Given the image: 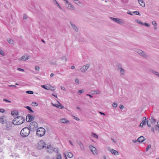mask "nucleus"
Segmentation results:
<instances>
[{
    "mask_svg": "<svg viewBox=\"0 0 159 159\" xmlns=\"http://www.w3.org/2000/svg\"><path fill=\"white\" fill-rule=\"evenodd\" d=\"M25 121L24 117L19 116L14 118L13 120L12 123L14 125H19L23 123Z\"/></svg>",
    "mask_w": 159,
    "mask_h": 159,
    "instance_id": "f257e3e1",
    "label": "nucleus"
},
{
    "mask_svg": "<svg viewBox=\"0 0 159 159\" xmlns=\"http://www.w3.org/2000/svg\"><path fill=\"white\" fill-rule=\"evenodd\" d=\"M30 130L28 127L23 128L20 131V135L23 137H27L30 133Z\"/></svg>",
    "mask_w": 159,
    "mask_h": 159,
    "instance_id": "f03ea898",
    "label": "nucleus"
},
{
    "mask_svg": "<svg viewBox=\"0 0 159 159\" xmlns=\"http://www.w3.org/2000/svg\"><path fill=\"white\" fill-rule=\"evenodd\" d=\"M45 129L43 128H39L37 129L36 134L38 136L41 137L45 134Z\"/></svg>",
    "mask_w": 159,
    "mask_h": 159,
    "instance_id": "7ed1b4c3",
    "label": "nucleus"
},
{
    "mask_svg": "<svg viewBox=\"0 0 159 159\" xmlns=\"http://www.w3.org/2000/svg\"><path fill=\"white\" fill-rule=\"evenodd\" d=\"M134 51L144 58H147L148 57L147 55L142 50L139 49L134 48Z\"/></svg>",
    "mask_w": 159,
    "mask_h": 159,
    "instance_id": "20e7f679",
    "label": "nucleus"
},
{
    "mask_svg": "<svg viewBox=\"0 0 159 159\" xmlns=\"http://www.w3.org/2000/svg\"><path fill=\"white\" fill-rule=\"evenodd\" d=\"M37 147L38 149H42L46 148V144L43 140H41L38 143Z\"/></svg>",
    "mask_w": 159,
    "mask_h": 159,
    "instance_id": "39448f33",
    "label": "nucleus"
},
{
    "mask_svg": "<svg viewBox=\"0 0 159 159\" xmlns=\"http://www.w3.org/2000/svg\"><path fill=\"white\" fill-rule=\"evenodd\" d=\"M47 149V151L49 153H52L54 152L58 153L59 152V150L58 148H54L50 145L48 146Z\"/></svg>",
    "mask_w": 159,
    "mask_h": 159,
    "instance_id": "423d86ee",
    "label": "nucleus"
},
{
    "mask_svg": "<svg viewBox=\"0 0 159 159\" xmlns=\"http://www.w3.org/2000/svg\"><path fill=\"white\" fill-rule=\"evenodd\" d=\"M38 127V124L35 121L31 122L29 125V129L30 131H34Z\"/></svg>",
    "mask_w": 159,
    "mask_h": 159,
    "instance_id": "0eeeda50",
    "label": "nucleus"
},
{
    "mask_svg": "<svg viewBox=\"0 0 159 159\" xmlns=\"http://www.w3.org/2000/svg\"><path fill=\"white\" fill-rule=\"evenodd\" d=\"M34 116L30 114H28L26 116V121L27 122H31L34 120Z\"/></svg>",
    "mask_w": 159,
    "mask_h": 159,
    "instance_id": "6e6552de",
    "label": "nucleus"
},
{
    "mask_svg": "<svg viewBox=\"0 0 159 159\" xmlns=\"http://www.w3.org/2000/svg\"><path fill=\"white\" fill-rule=\"evenodd\" d=\"M89 64H87L86 65L83 66L80 68L81 71L82 72H85L89 69Z\"/></svg>",
    "mask_w": 159,
    "mask_h": 159,
    "instance_id": "1a4fd4ad",
    "label": "nucleus"
},
{
    "mask_svg": "<svg viewBox=\"0 0 159 159\" xmlns=\"http://www.w3.org/2000/svg\"><path fill=\"white\" fill-rule=\"evenodd\" d=\"M57 102L58 103V104H54L52 103V104L53 106L56 107L58 108H60V109L63 108H64V107L58 101H57Z\"/></svg>",
    "mask_w": 159,
    "mask_h": 159,
    "instance_id": "9d476101",
    "label": "nucleus"
},
{
    "mask_svg": "<svg viewBox=\"0 0 159 159\" xmlns=\"http://www.w3.org/2000/svg\"><path fill=\"white\" fill-rule=\"evenodd\" d=\"M92 153L94 155L97 154V151L96 148L94 147L91 146L89 147Z\"/></svg>",
    "mask_w": 159,
    "mask_h": 159,
    "instance_id": "9b49d317",
    "label": "nucleus"
},
{
    "mask_svg": "<svg viewBox=\"0 0 159 159\" xmlns=\"http://www.w3.org/2000/svg\"><path fill=\"white\" fill-rule=\"evenodd\" d=\"M30 58V57L29 56H27L24 55L22 56L19 59V60L20 61L23 60V61H26Z\"/></svg>",
    "mask_w": 159,
    "mask_h": 159,
    "instance_id": "f8f14e48",
    "label": "nucleus"
},
{
    "mask_svg": "<svg viewBox=\"0 0 159 159\" xmlns=\"http://www.w3.org/2000/svg\"><path fill=\"white\" fill-rule=\"evenodd\" d=\"M67 7L68 9L72 10H75V7L69 2L68 3H67Z\"/></svg>",
    "mask_w": 159,
    "mask_h": 159,
    "instance_id": "ddd939ff",
    "label": "nucleus"
},
{
    "mask_svg": "<svg viewBox=\"0 0 159 159\" xmlns=\"http://www.w3.org/2000/svg\"><path fill=\"white\" fill-rule=\"evenodd\" d=\"M19 114L18 111L16 110L12 111H11V114L12 116L14 117L16 116L17 115H18Z\"/></svg>",
    "mask_w": 159,
    "mask_h": 159,
    "instance_id": "4468645a",
    "label": "nucleus"
},
{
    "mask_svg": "<svg viewBox=\"0 0 159 159\" xmlns=\"http://www.w3.org/2000/svg\"><path fill=\"white\" fill-rule=\"evenodd\" d=\"M77 143L79 145L81 149L82 150H84V144L82 143V142L79 141H77Z\"/></svg>",
    "mask_w": 159,
    "mask_h": 159,
    "instance_id": "2eb2a0df",
    "label": "nucleus"
},
{
    "mask_svg": "<svg viewBox=\"0 0 159 159\" xmlns=\"http://www.w3.org/2000/svg\"><path fill=\"white\" fill-rule=\"evenodd\" d=\"M145 140V138L143 136H141L139 137L137 139V141L139 143H142Z\"/></svg>",
    "mask_w": 159,
    "mask_h": 159,
    "instance_id": "dca6fc26",
    "label": "nucleus"
},
{
    "mask_svg": "<svg viewBox=\"0 0 159 159\" xmlns=\"http://www.w3.org/2000/svg\"><path fill=\"white\" fill-rule=\"evenodd\" d=\"M109 150L112 154L115 155H117L119 154L118 152L115 150L110 149Z\"/></svg>",
    "mask_w": 159,
    "mask_h": 159,
    "instance_id": "f3484780",
    "label": "nucleus"
},
{
    "mask_svg": "<svg viewBox=\"0 0 159 159\" xmlns=\"http://www.w3.org/2000/svg\"><path fill=\"white\" fill-rule=\"evenodd\" d=\"M5 116H1L0 118V122L2 124H4L6 123V120L5 119Z\"/></svg>",
    "mask_w": 159,
    "mask_h": 159,
    "instance_id": "a211bd4d",
    "label": "nucleus"
},
{
    "mask_svg": "<svg viewBox=\"0 0 159 159\" xmlns=\"http://www.w3.org/2000/svg\"><path fill=\"white\" fill-rule=\"evenodd\" d=\"M47 90H51L54 91L55 90V89L54 87L50 85H47V89H46Z\"/></svg>",
    "mask_w": 159,
    "mask_h": 159,
    "instance_id": "6ab92c4d",
    "label": "nucleus"
},
{
    "mask_svg": "<svg viewBox=\"0 0 159 159\" xmlns=\"http://www.w3.org/2000/svg\"><path fill=\"white\" fill-rule=\"evenodd\" d=\"M65 155L66 157L67 156L69 158H71L73 157V154L71 152H67L66 154H65Z\"/></svg>",
    "mask_w": 159,
    "mask_h": 159,
    "instance_id": "aec40b11",
    "label": "nucleus"
},
{
    "mask_svg": "<svg viewBox=\"0 0 159 159\" xmlns=\"http://www.w3.org/2000/svg\"><path fill=\"white\" fill-rule=\"evenodd\" d=\"M140 5L143 7L145 6V3L143 0H138Z\"/></svg>",
    "mask_w": 159,
    "mask_h": 159,
    "instance_id": "412c9836",
    "label": "nucleus"
},
{
    "mask_svg": "<svg viewBox=\"0 0 159 159\" xmlns=\"http://www.w3.org/2000/svg\"><path fill=\"white\" fill-rule=\"evenodd\" d=\"M118 70L120 71L121 75H125V70L121 68H119Z\"/></svg>",
    "mask_w": 159,
    "mask_h": 159,
    "instance_id": "4be33fe9",
    "label": "nucleus"
},
{
    "mask_svg": "<svg viewBox=\"0 0 159 159\" xmlns=\"http://www.w3.org/2000/svg\"><path fill=\"white\" fill-rule=\"evenodd\" d=\"M149 71L150 72H151L153 73V74H154L155 75H156L157 76V75H158V74L159 73L158 72L156 71H155L152 69H149Z\"/></svg>",
    "mask_w": 159,
    "mask_h": 159,
    "instance_id": "5701e85b",
    "label": "nucleus"
},
{
    "mask_svg": "<svg viewBox=\"0 0 159 159\" xmlns=\"http://www.w3.org/2000/svg\"><path fill=\"white\" fill-rule=\"evenodd\" d=\"M115 22L119 24H122L123 23L121 20L118 18H116Z\"/></svg>",
    "mask_w": 159,
    "mask_h": 159,
    "instance_id": "b1692460",
    "label": "nucleus"
},
{
    "mask_svg": "<svg viewBox=\"0 0 159 159\" xmlns=\"http://www.w3.org/2000/svg\"><path fill=\"white\" fill-rule=\"evenodd\" d=\"M71 25L72 28L76 32L78 31V29L77 27L74 24L71 23Z\"/></svg>",
    "mask_w": 159,
    "mask_h": 159,
    "instance_id": "393cba45",
    "label": "nucleus"
},
{
    "mask_svg": "<svg viewBox=\"0 0 159 159\" xmlns=\"http://www.w3.org/2000/svg\"><path fill=\"white\" fill-rule=\"evenodd\" d=\"M143 118L144 119H143L142 120L141 123L143 124V125H146L147 123H148V121L147 120L146 117H144Z\"/></svg>",
    "mask_w": 159,
    "mask_h": 159,
    "instance_id": "a878e982",
    "label": "nucleus"
},
{
    "mask_svg": "<svg viewBox=\"0 0 159 159\" xmlns=\"http://www.w3.org/2000/svg\"><path fill=\"white\" fill-rule=\"evenodd\" d=\"M61 122L63 123H68L69 122V121L65 119H62L61 120Z\"/></svg>",
    "mask_w": 159,
    "mask_h": 159,
    "instance_id": "bb28decb",
    "label": "nucleus"
},
{
    "mask_svg": "<svg viewBox=\"0 0 159 159\" xmlns=\"http://www.w3.org/2000/svg\"><path fill=\"white\" fill-rule=\"evenodd\" d=\"M91 136L92 137L96 138L97 139H98V135H97V134H95L94 133H92Z\"/></svg>",
    "mask_w": 159,
    "mask_h": 159,
    "instance_id": "cd10ccee",
    "label": "nucleus"
},
{
    "mask_svg": "<svg viewBox=\"0 0 159 159\" xmlns=\"http://www.w3.org/2000/svg\"><path fill=\"white\" fill-rule=\"evenodd\" d=\"M25 107V108L28 109L30 111V112L33 113L34 112V111L32 110L31 108L30 107L28 106H27Z\"/></svg>",
    "mask_w": 159,
    "mask_h": 159,
    "instance_id": "c85d7f7f",
    "label": "nucleus"
},
{
    "mask_svg": "<svg viewBox=\"0 0 159 159\" xmlns=\"http://www.w3.org/2000/svg\"><path fill=\"white\" fill-rule=\"evenodd\" d=\"M151 122L152 123H155L156 122V120L152 116L151 119Z\"/></svg>",
    "mask_w": 159,
    "mask_h": 159,
    "instance_id": "c756f323",
    "label": "nucleus"
},
{
    "mask_svg": "<svg viewBox=\"0 0 159 159\" xmlns=\"http://www.w3.org/2000/svg\"><path fill=\"white\" fill-rule=\"evenodd\" d=\"M61 59L63 61H66L67 60V57L66 56H63L62 57Z\"/></svg>",
    "mask_w": 159,
    "mask_h": 159,
    "instance_id": "7c9ffc66",
    "label": "nucleus"
},
{
    "mask_svg": "<svg viewBox=\"0 0 159 159\" xmlns=\"http://www.w3.org/2000/svg\"><path fill=\"white\" fill-rule=\"evenodd\" d=\"M56 159H62L61 155L60 154H57Z\"/></svg>",
    "mask_w": 159,
    "mask_h": 159,
    "instance_id": "2f4dec72",
    "label": "nucleus"
},
{
    "mask_svg": "<svg viewBox=\"0 0 159 159\" xmlns=\"http://www.w3.org/2000/svg\"><path fill=\"white\" fill-rule=\"evenodd\" d=\"M154 128L156 130L158 131L159 132V125H155Z\"/></svg>",
    "mask_w": 159,
    "mask_h": 159,
    "instance_id": "473e14b6",
    "label": "nucleus"
},
{
    "mask_svg": "<svg viewBox=\"0 0 159 159\" xmlns=\"http://www.w3.org/2000/svg\"><path fill=\"white\" fill-rule=\"evenodd\" d=\"M75 83L77 84H79V81L78 79L76 78L75 79Z\"/></svg>",
    "mask_w": 159,
    "mask_h": 159,
    "instance_id": "72a5a7b5",
    "label": "nucleus"
},
{
    "mask_svg": "<svg viewBox=\"0 0 159 159\" xmlns=\"http://www.w3.org/2000/svg\"><path fill=\"white\" fill-rule=\"evenodd\" d=\"M26 93L30 94H32L34 93L33 92L31 91H27L26 92Z\"/></svg>",
    "mask_w": 159,
    "mask_h": 159,
    "instance_id": "f704fd0d",
    "label": "nucleus"
},
{
    "mask_svg": "<svg viewBox=\"0 0 159 159\" xmlns=\"http://www.w3.org/2000/svg\"><path fill=\"white\" fill-rule=\"evenodd\" d=\"M74 1L75 2V3L77 5L81 4V3L78 0H74Z\"/></svg>",
    "mask_w": 159,
    "mask_h": 159,
    "instance_id": "c9c22d12",
    "label": "nucleus"
},
{
    "mask_svg": "<svg viewBox=\"0 0 159 159\" xmlns=\"http://www.w3.org/2000/svg\"><path fill=\"white\" fill-rule=\"evenodd\" d=\"M135 21L136 22H137L142 25H143V23L142 22L139 21L138 20H136Z\"/></svg>",
    "mask_w": 159,
    "mask_h": 159,
    "instance_id": "e433bc0d",
    "label": "nucleus"
},
{
    "mask_svg": "<svg viewBox=\"0 0 159 159\" xmlns=\"http://www.w3.org/2000/svg\"><path fill=\"white\" fill-rule=\"evenodd\" d=\"M95 92L93 93V94H100V92L99 91H94Z\"/></svg>",
    "mask_w": 159,
    "mask_h": 159,
    "instance_id": "4c0bfd02",
    "label": "nucleus"
},
{
    "mask_svg": "<svg viewBox=\"0 0 159 159\" xmlns=\"http://www.w3.org/2000/svg\"><path fill=\"white\" fill-rule=\"evenodd\" d=\"M151 147V145H149L146 148V151H148L149 149Z\"/></svg>",
    "mask_w": 159,
    "mask_h": 159,
    "instance_id": "58836bf2",
    "label": "nucleus"
},
{
    "mask_svg": "<svg viewBox=\"0 0 159 159\" xmlns=\"http://www.w3.org/2000/svg\"><path fill=\"white\" fill-rule=\"evenodd\" d=\"M152 24L153 25L155 26H156L157 25V23L155 21H152Z\"/></svg>",
    "mask_w": 159,
    "mask_h": 159,
    "instance_id": "ea45409f",
    "label": "nucleus"
},
{
    "mask_svg": "<svg viewBox=\"0 0 159 159\" xmlns=\"http://www.w3.org/2000/svg\"><path fill=\"white\" fill-rule=\"evenodd\" d=\"M133 13L136 15H140L139 12L138 11H134L133 12Z\"/></svg>",
    "mask_w": 159,
    "mask_h": 159,
    "instance_id": "a19ab883",
    "label": "nucleus"
},
{
    "mask_svg": "<svg viewBox=\"0 0 159 159\" xmlns=\"http://www.w3.org/2000/svg\"><path fill=\"white\" fill-rule=\"evenodd\" d=\"M53 2L55 5H56L57 6V5H59L58 3L57 2L56 0H53Z\"/></svg>",
    "mask_w": 159,
    "mask_h": 159,
    "instance_id": "79ce46f5",
    "label": "nucleus"
},
{
    "mask_svg": "<svg viewBox=\"0 0 159 159\" xmlns=\"http://www.w3.org/2000/svg\"><path fill=\"white\" fill-rule=\"evenodd\" d=\"M112 106L113 107L116 108L117 107V105L116 103H114L112 104Z\"/></svg>",
    "mask_w": 159,
    "mask_h": 159,
    "instance_id": "37998d69",
    "label": "nucleus"
},
{
    "mask_svg": "<svg viewBox=\"0 0 159 159\" xmlns=\"http://www.w3.org/2000/svg\"><path fill=\"white\" fill-rule=\"evenodd\" d=\"M123 3H127L128 2V0H121Z\"/></svg>",
    "mask_w": 159,
    "mask_h": 159,
    "instance_id": "c03bdc74",
    "label": "nucleus"
},
{
    "mask_svg": "<svg viewBox=\"0 0 159 159\" xmlns=\"http://www.w3.org/2000/svg\"><path fill=\"white\" fill-rule=\"evenodd\" d=\"M3 101H4V102H10V101H9L6 99H5V98H4L3 99Z\"/></svg>",
    "mask_w": 159,
    "mask_h": 159,
    "instance_id": "a18cd8bd",
    "label": "nucleus"
},
{
    "mask_svg": "<svg viewBox=\"0 0 159 159\" xmlns=\"http://www.w3.org/2000/svg\"><path fill=\"white\" fill-rule=\"evenodd\" d=\"M145 25L146 26H147L148 27L150 26V25L149 24L147 23H145L144 24L143 23V25Z\"/></svg>",
    "mask_w": 159,
    "mask_h": 159,
    "instance_id": "49530a36",
    "label": "nucleus"
},
{
    "mask_svg": "<svg viewBox=\"0 0 159 159\" xmlns=\"http://www.w3.org/2000/svg\"><path fill=\"white\" fill-rule=\"evenodd\" d=\"M35 70L37 71H39V68L38 66H36L35 67Z\"/></svg>",
    "mask_w": 159,
    "mask_h": 159,
    "instance_id": "de8ad7c7",
    "label": "nucleus"
},
{
    "mask_svg": "<svg viewBox=\"0 0 159 159\" xmlns=\"http://www.w3.org/2000/svg\"><path fill=\"white\" fill-rule=\"evenodd\" d=\"M5 111V110L3 108H0V112L4 113Z\"/></svg>",
    "mask_w": 159,
    "mask_h": 159,
    "instance_id": "09e8293b",
    "label": "nucleus"
},
{
    "mask_svg": "<svg viewBox=\"0 0 159 159\" xmlns=\"http://www.w3.org/2000/svg\"><path fill=\"white\" fill-rule=\"evenodd\" d=\"M17 70H18L24 72V69L19 68H17Z\"/></svg>",
    "mask_w": 159,
    "mask_h": 159,
    "instance_id": "8fccbe9b",
    "label": "nucleus"
},
{
    "mask_svg": "<svg viewBox=\"0 0 159 159\" xmlns=\"http://www.w3.org/2000/svg\"><path fill=\"white\" fill-rule=\"evenodd\" d=\"M14 42L11 39V45H13L14 44Z\"/></svg>",
    "mask_w": 159,
    "mask_h": 159,
    "instance_id": "3c124183",
    "label": "nucleus"
},
{
    "mask_svg": "<svg viewBox=\"0 0 159 159\" xmlns=\"http://www.w3.org/2000/svg\"><path fill=\"white\" fill-rule=\"evenodd\" d=\"M32 104L34 105L35 106H36L38 105V104L37 102H33L32 103Z\"/></svg>",
    "mask_w": 159,
    "mask_h": 159,
    "instance_id": "603ef678",
    "label": "nucleus"
},
{
    "mask_svg": "<svg viewBox=\"0 0 159 159\" xmlns=\"http://www.w3.org/2000/svg\"><path fill=\"white\" fill-rule=\"evenodd\" d=\"M41 87L45 89H47V85L46 86L44 85H41Z\"/></svg>",
    "mask_w": 159,
    "mask_h": 159,
    "instance_id": "864d4df0",
    "label": "nucleus"
},
{
    "mask_svg": "<svg viewBox=\"0 0 159 159\" xmlns=\"http://www.w3.org/2000/svg\"><path fill=\"white\" fill-rule=\"evenodd\" d=\"M73 117H74V118L76 120L79 121L80 120V119L79 118H78V117H76L75 116H73Z\"/></svg>",
    "mask_w": 159,
    "mask_h": 159,
    "instance_id": "5fc2aeb1",
    "label": "nucleus"
},
{
    "mask_svg": "<svg viewBox=\"0 0 159 159\" xmlns=\"http://www.w3.org/2000/svg\"><path fill=\"white\" fill-rule=\"evenodd\" d=\"M9 125H7L6 126V129L8 130H10V129H9Z\"/></svg>",
    "mask_w": 159,
    "mask_h": 159,
    "instance_id": "6e6d98bb",
    "label": "nucleus"
},
{
    "mask_svg": "<svg viewBox=\"0 0 159 159\" xmlns=\"http://www.w3.org/2000/svg\"><path fill=\"white\" fill-rule=\"evenodd\" d=\"M155 128L152 127L151 129V131L154 133H155Z\"/></svg>",
    "mask_w": 159,
    "mask_h": 159,
    "instance_id": "4d7b16f0",
    "label": "nucleus"
},
{
    "mask_svg": "<svg viewBox=\"0 0 159 159\" xmlns=\"http://www.w3.org/2000/svg\"><path fill=\"white\" fill-rule=\"evenodd\" d=\"M110 18L112 20H113V21H114V22L115 21V20L116 19V18H113V17H110Z\"/></svg>",
    "mask_w": 159,
    "mask_h": 159,
    "instance_id": "13d9d810",
    "label": "nucleus"
},
{
    "mask_svg": "<svg viewBox=\"0 0 159 159\" xmlns=\"http://www.w3.org/2000/svg\"><path fill=\"white\" fill-rule=\"evenodd\" d=\"M27 18V16L26 15H24L23 16V19H26Z\"/></svg>",
    "mask_w": 159,
    "mask_h": 159,
    "instance_id": "bf43d9fd",
    "label": "nucleus"
},
{
    "mask_svg": "<svg viewBox=\"0 0 159 159\" xmlns=\"http://www.w3.org/2000/svg\"><path fill=\"white\" fill-rule=\"evenodd\" d=\"M82 93V91L81 90H79L78 91V93L79 94H80Z\"/></svg>",
    "mask_w": 159,
    "mask_h": 159,
    "instance_id": "052dcab7",
    "label": "nucleus"
},
{
    "mask_svg": "<svg viewBox=\"0 0 159 159\" xmlns=\"http://www.w3.org/2000/svg\"><path fill=\"white\" fill-rule=\"evenodd\" d=\"M3 52L2 51V50L0 49V54H1V55H3Z\"/></svg>",
    "mask_w": 159,
    "mask_h": 159,
    "instance_id": "680f3d73",
    "label": "nucleus"
},
{
    "mask_svg": "<svg viewBox=\"0 0 159 159\" xmlns=\"http://www.w3.org/2000/svg\"><path fill=\"white\" fill-rule=\"evenodd\" d=\"M65 2L66 5H67V3H68L69 2L67 0H63Z\"/></svg>",
    "mask_w": 159,
    "mask_h": 159,
    "instance_id": "e2e57ef3",
    "label": "nucleus"
},
{
    "mask_svg": "<svg viewBox=\"0 0 159 159\" xmlns=\"http://www.w3.org/2000/svg\"><path fill=\"white\" fill-rule=\"evenodd\" d=\"M120 108L121 109H122L124 108L123 105H120L119 106Z\"/></svg>",
    "mask_w": 159,
    "mask_h": 159,
    "instance_id": "0e129e2a",
    "label": "nucleus"
},
{
    "mask_svg": "<svg viewBox=\"0 0 159 159\" xmlns=\"http://www.w3.org/2000/svg\"><path fill=\"white\" fill-rule=\"evenodd\" d=\"M61 89L63 90H65V88L63 86H61Z\"/></svg>",
    "mask_w": 159,
    "mask_h": 159,
    "instance_id": "69168bd1",
    "label": "nucleus"
},
{
    "mask_svg": "<svg viewBox=\"0 0 159 159\" xmlns=\"http://www.w3.org/2000/svg\"><path fill=\"white\" fill-rule=\"evenodd\" d=\"M69 143H70V144L72 146H74V144L70 140L69 141Z\"/></svg>",
    "mask_w": 159,
    "mask_h": 159,
    "instance_id": "338daca9",
    "label": "nucleus"
},
{
    "mask_svg": "<svg viewBox=\"0 0 159 159\" xmlns=\"http://www.w3.org/2000/svg\"><path fill=\"white\" fill-rule=\"evenodd\" d=\"M54 75V74H53V73H51V74H50V77L51 78H52V77H53Z\"/></svg>",
    "mask_w": 159,
    "mask_h": 159,
    "instance_id": "774afa93",
    "label": "nucleus"
}]
</instances>
